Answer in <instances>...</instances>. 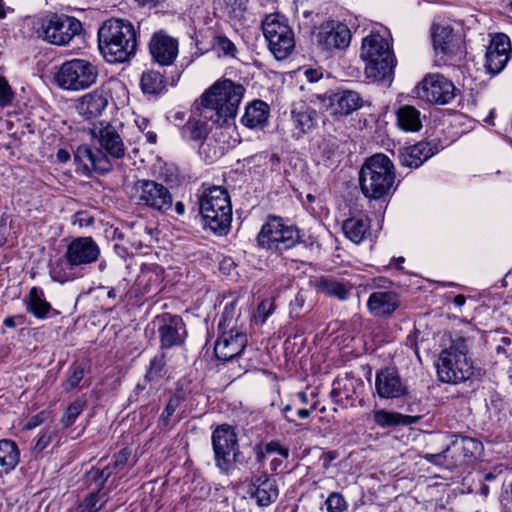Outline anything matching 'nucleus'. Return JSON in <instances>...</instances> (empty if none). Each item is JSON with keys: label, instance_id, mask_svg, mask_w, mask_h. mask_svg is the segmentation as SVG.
Here are the masks:
<instances>
[{"label": "nucleus", "instance_id": "nucleus-5", "mask_svg": "<svg viewBox=\"0 0 512 512\" xmlns=\"http://www.w3.org/2000/svg\"><path fill=\"white\" fill-rule=\"evenodd\" d=\"M467 340L458 337L444 349L439 356L436 368L440 381L457 384L466 381L472 375V363L467 357Z\"/></svg>", "mask_w": 512, "mask_h": 512}, {"label": "nucleus", "instance_id": "nucleus-63", "mask_svg": "<svg viewBox=\"0 0 512 512\" xmlns=\"http://www.w3.org/2000/svg\"><path fill=\"white\" fill-rule=\"evenodd\" d=\"M336 458V453L334 451H329L324 454V467H328L330 462Z\"/></svg>", "mask_w": 512, "mask_h": 512}, {"label": "nucleus", "instance_id": "nucleus-48", "mask_svg": "<svg viewBox=\"0 0 512 512\" xmlns=\"http://www.w3.org/2000/svg\"><path fill=\"white\" fill-rule=\"evenodd\" d=\"M84 480L89 488L95 484V488L93 490L99 489V491H101L104 485V476L100 473V469L94 467L86 472Z\"/></svg>", "mask_w": 512, "mask_h": 512}, {"label": "nucleus", "instance_id": "nucleus-20", "mask_svg": "<svg viewBox=\"0 0 512 512\" xmlns=\"http://www.w3.org/2000/svg\"><path fill=\"white\" fill-rule=\"evenodd\" d=\"M149 51L156 63L161 66H170L178 56L179 42L165 31L160 30L151 37Z\"/></svg>", "mask_w": 512, "mask_h": 512}, {"label": "nucleus", "instance_id": "nucleus-6", "mask_svg": "<svg viewBox=\"0 0 512 512\" xmlns=\"http://www.w3.org/2000/svg\"><path fill=\"white\" fill-rule=\"evenodd\" d=\"M100 248L91 237H77L67 246L64 253L66 268L54 271V280L64 283L80 275L88 265L97 261Z\"/></svg>", "mask_w": 512, "mask_h": 512}, {"label": "nucleus", "instance_id": "nucleus-50", "mask_svg": "<svg viewBox=\"0 0 512 512\" xmlns=\"http://www.w3.org/2000/svg\"><path fill=\"white\" fill-rule=\"evenodd\" d=\"M274 303L271 300H263L257 308L256 321L264 323L274 311Z\"/></svg>", "mask_w": 512, "mask_h": 512}, {"label": "nucleus", "instance_id": "nucleus-26", "mask_svg": "<svg viewBox=\"0 0 512 512\" xmlns=\"http://www.w3.org/2000/svg\"><path fill=\"white\" fill-rule=\"evenodd\" d=\"M431 37L434 50L437 54L454 56L460 49L461 41L453 33L450 25L433 24L431 28Z\"/></svg>", "mask_w": 512, "mask_h": 512}, {"label": "nucleus", "instance_id": "nucleus-31", "mask_svg": "<svg viewBox=\"0 0 512 512\" xmlns=\"http://www.w3.org/2000/svg\"><path fill=\"white\" fill-rule=\"evenodd\" d=\"M268 117L269 106L261 100H256L246 107L241 122L251 129L263 128L267 124Z\"/></svg>", "mask_w": 512, "mask_h": 512}, {"label": "nucleus", "instance_id": "nucleus-11", "mask_svg": "<svg viewBox=\"0 0 512 512\" xmlns=\"http://www.w3.org/2000/svg\"><path fill=\"white\" fill-rule=\"evenodd\" d=\"M481 448V443L471 437L454 434L447 447L440 453H428L424 459L428 462L453 469L465 465L469 460L475 457Z\"/></svg>", "mask_w": 512, "mask_h": 512}, {"label": "nucleus", "instance_id": "nucleus-51", "mask_svg": "<svg viewBox=\"0 0 512 512\" xmlns=\"http://www.w3.org/2000/svg\"><path fill=\"white\" fill-rule=\"evenodd\" d=\"M13 92L5 78L0 77V107H5L12 102Z\"/></svg>", "mask_w": 512, "mask_h": 512}, {"label": "nucleus", "instance_id": "nucleus-62", "mask_svg": "<svg viewBox=\"0 0 512 512\" xmlns=\"http://www.w3.org/2000/svg\"><path fill=\"white\" fill-rule=\"evenodd\" d=\"M163 0H135V2L140 6H149L155 7L157 4L162 2Z\"/></svg>", "mask_w": 512, "mask_h": 512}, {"label": "nucleus", "instance_id": "nucleus-58", "mask_svg": "<svg viewBox=\"0 0 512 512\" xmlns=\"http://www.w3.org/2000/svg\"><path fill=\"white\" fill-rule=\"evenodd\" d=\"M23 323V316H12V317H7L5 320H4V325L6 327H9V328H14L16 327L17 325L19 324H22Z\"/></svg>", "mask_w": 512, "mask_h": 512}, {"label": "nucleus", "instance_id": "nucleus-24", "mask_svg": "<svg viewBox=\"0 0 512 512\" xmlns=\"http://www.w3.org/2000/svg\"><path fill=\"white\" fill-rule=\"evenodd\" d=\"M92 138L98 140L99 144L113 157L124 156L125 148L123 141L116 129L109 123L103 121L92 123L89 128Z\"/></svg>", "mask_w": 512, "mask_h": 512}, {"label": "nucleus", "instance_id": "nucleus-64", "mask_svg": "<svg viewBox=\"0 0 512 512\" xmlns=\"http://www.w3.org/2000/svg\"><path fill=\"white\" fill-rule=\"evenodd\" d=\"M465 302H466V297L462 294L456 295L453 299V303L458 307L463 306L465 304Z\"/></svg>", "mask_w": 512, "mask_h": 512}, {"label": "nucleus", "instance_id": "nucleus-2", "mask_svg": "<svg viewBox=\"0 0 512 512\" xmlns=\"http://www.w3.org/2000/svg\"><path fill=\"white\" fill-rule=\"evenodd\" d=\"M395 167L391 159L377 153L367 158L359 172V184L363 195L380 200L391 191L395 182Z\"/></svg>", "mask_w": 512, "mask_h": 512}, {"label": "nucleus", "instance_id": "nucleus-17", "mask_svg": "<svg viewBox=\"0 0 512 512\" xmlns=\"http://www.w3.org/2000/svg\"><path fill=\"white\" fill-rule=\"evenodd\" d=\"M375 391L381 399H399L408 394V387L395 368L385 367L375 375Z\"/></svg>", "mask_w": 512, "mask_h": 512}, {"label": "nucleus", "instance_id": "nucleus-45", "mask_svg": "<svg viewBox=\"0 0 512 512\" xmlns=\"http://www.w3.org/2000/svg\"><path fill=\"white\" fill-rule=\"evenodd\" d=\"M213 47L224 56L234 57L237 52L235 44L224 35L214 37Z\"/></svg>", "mask_w": 512, "mask_h": 512}, {"label": "nucleus", "instance_id": "nucleus-53", "mask_svg": "<svg viewBox=\"0 0 512 512\" xmlns=\"http://www.w3.org/2000/svg\"><path fill=\"white\" fill-rule=\"evenodd\" d=\"M84 374V368L81 366H76L67 380L68 389H73L77 387L80 381L83 379Z\"/></svg>", "mask_w": 512, "mask_h": 512}, {"label": "nucleus", "instance_id": "nucleus-32", "mask_svg": "<svg viewBox=\"0 0 512 512\" xmlns=\"http://www.w3.org/2000/svg\"><path fill=\"white\" fill-rule=\"evenodd\" d=\"M26 311L37 319H45L52 311L51 304L45 299L44 292L39 287H32L25 300Z\"/></svg>", "mask_w": 512, "mask_h": 512}, {"label": "nucleus", "instance_id": "nucleus-9", "mask_svg": "<svg viewBox=\"0 0 512 512\" xmlns=\"http://www.w3.org/2000/svg\"><path fill=\"white\" fill-rule=\"evenodd\" d=\"M212 447L216 466L228 474L237 464L244 462L239 450L237 435L228 424L218 426L212 433Z\"/></svg>", "mask_w": 512, "mask_h": 512}, {"label": "nucleus", "instance_id": "nucleus-15", "mask_svg": "<svg viewBox=\"0 0 512 512\" xmlns=\"http://www.w3.org/2000/svg\"><path fill=\"white\" fill-rule=\"evenodd\" d=\"M315 98L322 108L329 111L336 118L346 117L363 105L360 94L351 90H343L329 95L317 94Z\"/></svg>", "mask_w": 512, "mask_h": 512}, {"label": "nucleus", "instance_id": "nucleus-29", "mask_svg": "<svg viewBox=\"0 0 512 512\" xmlns=\"http://www.w3.org/2000/svg\"><path fill=\"white\" fill-rule=\"evenodd\" d=\"M108 105V98L103 91L95 90L82 96L77 111L85 120L99 117Z\"/></svg>", "mask_w": 512, "mask_h": 512}, {"label": "nucleus", "instance_id": "nucleus-25", "mask_svg": "<svg viewBox=\"0 0 512 512\" xmlns=\"http://www.w3.org/2000/svg\"><path fill=\"white\" fill-rule=\"evenodd\" d=\"M250 496L259 507H267L274 503L279 496L276 480L266 473L252 479Z\"/></svg>", "mask_w": 512, "mask_h": 512}, {"label": "nucleus", "instance_id": "nucleus-61", "mask_svg": "<svg viewBox=\"0 0 512 512\" xmlns=\"http://www.w3.org/2000/svg\"><path fill=\"white\" fill-rule=\"evenodd\" d=\"M316 409V405L313 404L309 409H306V408H301L297 411V415L299 418L301 419H306L308 418L311 413Z\"/></svg>", "mask_w": 512, "mask_h": 512}, {"label": "nucleus", "instance_id": "nucleus-21", "mask_svg": "<svg viewBox=\"0 0 512 512\" xmlns=\"http://www.w3.org/2000/svg\"><path fill=\"white\" fill-rule=\"evenodd\" d=\"M214 345L218 360L229 361L239 356L247 345V336L241 330H223Z\"/></svg>", "mask_w": 512, "mask_h": 512}, {"label": "nucleus", "instance_id": "nucleus-13", "mask_svg": "<svg viewBox=\"0 0 512 512\" xmlns=\"http://www.w3.org/2000/svg\"><path fill=\"white\" fill-rule=\"evenodd\" d=\"M81 30L82 24L75 17L51 14L42 19L38 32L52 44L66 45Z\"/></svg>", "mask_w": 512, "mask_h": 512}, {"label": "nucleus", "instance_id": "nucleus-27", "mask_svg": "<svg viewBox=\"0 0 512 512\" xmlns=\"http://www.w3.org/2000/svg\"><path fill=\"white\" fill-rule=\"evenodd\" d=\"M437 153V147L430 142L420 141L414 145L400 148L398 151L399 162L408 168H418L425 161Z\"/></svg>", "mask_w": 512, "mask_h": 512}, {"label": "nucleus", "instance_id": "nucleus-37", "mask_svg": "<svg viewBox=\"0 0 512 512\" xmlns=\"http://www.w3.org/2000/svg\"><path fill=\"white\" fill-rule=\"evenodd\" d=\"M375 423L383 428L398 425H408L414 422L413 417L402 415L397 412H390L384 409L376 410L373 414Z\"/></svg>", "mask_w": 512, "mask_h": 512}, {"label": "nucleus", "instance_id": "nucleus-28", "mask_svg": "<svg viewBox=\"0 0 512 512\" xmlns=\"http://www.w3.org/2000/svg\"><path fill=\"white\" fill-rule=\"evenodd\" d=\"M400 306L397 293L393 291H375L367 300L369 312L378 318L391 316Z\"/></svg>", "mask_w": 512, "mask_h": 512}, {"label": "nucleus", "instance_id": "nucleus-35", "mask_svg": "<svg viewBox=\"0 0 512 512\" xmlns=\"http://www.w3.org/2000/svg\"><path fill=\"white\" fill-rule=\"evenodd\" d=\"M130 230H132V237H130V244L136 249L143 247L149 248L154 241L155 229L153 226L147 224L142 218L135 222L130 223Z\"/></svg>", "mask_w": 512, "mask_h": 512}, {"label": "nucleus", "instance_id": "nucleus-47", "mask_svg": "<svg viewBox=\"0 0 512 512\" xmlns=\"http://www.w3.org/2000/svg\"><path fill=\"white\" fill-rule=\"evenodd\" d=\"M327 512H344L347 502L338 492H332L325 501Z\"/></svg>", "mask_w": 512, "mask_h": 512}, {"label": "nucleus", "instance_id": "nucleus-41", "mask_svg": "<svg viewBox=\"0 0 512 512\" xmlns=\"http://www.w3.org/2000/svg\"><path fill=\"white\" fill-rule=\"evenodd\" d=\"M236 305V301H232L229 304H226L218 324V328L220 331L240 330L237 325L238 319L240 317V312L236 310Z\"/></svg>", "mask_w": 512, "mask_h": 512}, {"label": "nucleus", "instance_id": "nucleus-43", "mask_svg": "<svg viewBox=\"0 0 512 512\" xmlns=\"http://www.w3.org/2000/svg\"><path fill=\"white\" fill-rule=\"evenodd\" d=\"M153 335H154V328L149 329L148 326L141 327L139 324H137L134 327L133 335L130 332V339L131 338L134 339L133 342H130V345H132V344L134 345V347H133L134 350L143 349L148 345V343H149L150 339L153 337Z\"/></svg>", "mask_w": 512, "mask_h": 512}, {"label": "nucleus", "instance_id": "nucleus-38", "mask_svg": "<svg viewBox=\"0 0 512 512\" xmlns=\"http://www.w3.org/2000/svg\"><path fill=\"white\" fill-rule=\"evenodd\" d=\"M19 449L16 443L9 439L0 440V466L5 471L12 470L19 462Z\"/></svg>", "mask_w": 512, "mask_h": 512}, {"label": "nucleus", "instance_id": "nucleus-33", "mask_svg": "<svg viewBox=\"0 0 512 512\" xmlns=\"http://www.w3.org/2000/svg\"><path fill=\"white\" fill-rule=\"evenodd\" d=\"M396 125L404 132H418L422 129L421 114L410 105H402L396 110Z\"/></svg>", "mask_w": 512, "mask_h": 512}, {"label": "nucleus", "instance_id": "nucleus-19", "mask_svg": "<svg viewBox=\"0 0 512 512\" xmlns=\"http://www.w3.org/2000/svg\"><path fill=\"white\" fill-rule=\"evenodd\" d=\"M135 189L140 192V202L155 210L165 212L172 206V196L169 190L160 183L143 180L135 184Z\"/></svg>", "mask_w": 512, "mask_h": 512}, {"label": "nucleus", "instance_id": "nucleus-10", "mask_svg": "<svg viewBox=\"0 0 512 512\" xmlns=\"http://www.w3.org/2000/svg\"><path fill=\"white\" fill-rule=\"evenodd\" d=\"M262 31L270 52L277 60L286 59L293 52L294 32L284 16L277 13L267 15L262 21Z\"/></svg>", "mask_w": 512, "mask_h": 512}, {"label": "nucleus", "instance_id": "nucleus-54", "mask_svg": "<svg viewBox=\"0 0 512 512\" xmlns=\"http://www.w3.org/2000/svg\"><path fill=\"white\" fill-rule=\"evenodd\" d=\"M52 440V434L50 432H44L42 433L37 441H36V444L34 446V450L36 452H41L43 451L48 445L49 443L51 442Z\"/></svg>", "mask_w": 512, "mask_h": 512}, {"label": "nucleus", "instance_id": "nucleus-46", "mask_svg": "<svg viewBox=\"0 0 512 512\" xmlns=\"http://www.w3.org/2000/svg\"><path fill=\"white\" fill-rule=\"evenodd\" d=\"M83 408L84 403L80 400H76L73 403H71L61 418V423L63 424V426H71L75 422L76 418L81 414Z\"/></svg>", "mask_w": 512, "mask_h": 512}, {"label": "nucleus", "instance_id": "nucleus-49", "mask_svg": "<svg viewBox=\"0 0 512 512\" xmlns=\"http://www.w3.org/2000/svg\"><path fill=\"white\" fill-rule=\"evenodd\" d=\"M181 403V397L179 395H173L170 397L168 403L166 404V407L161 415V421L167 425L171 416L174 414V412L177 410V408L180 406Z\"/></svg>", "mask_w": 512, "mask_h": 512}, {"label": "nucleus", "instance_id": "nucleus-56", "mask_svg": "<svg viewBox=\"0 0 512 512\" xmlns=\"http://www.w3.org/2000/svg\"><path fill=\"white\" fill-rule=\"evenodd\" d=\"M92 221V217H87L84 213L78 212L74 216V224H78L80 227L89 226Z\"/></svg>", "mask_w": 512, "mask_h": 512}, {"label": "nucleus", "instance_id": "nucleus-40", "mask_svg": "<svg viewBox=\"0 0 512 512\" xmlns=\"http://www.w3.org/2000/svg\"><path fill=\"white\" fill-rule=\"evenodd\" d=\"M181 132L184 138L193 141L203 140L209 133L206 122L195 118L189 119L182 127Z\"/></svg>", "mask_w": 512, "mask_h": 512}, {"label": "nucleus", "instance_id": "nucleus-52", "mask_svg": "<svg viewBox=\"0 0 512 512\" xmlns=\"http://www.w3.org/2000/svg\"><path fill=\"white\" fill-rule=\"evenodd\" d=\"M267 454L277 453L283 459H288L290 451L287 447L282 446L278 441H270L264 446Z\"/></svg>", "mask_w": 512, "mask_h": 512}, {"label": "nucleus", "instance_id": "nucleus-23", "mask_svg": "<svg viewBox=\"0 0 512 512\" xmlns=\"http://www.w3.org/2000/svg\"><path fill=\"white\" fill-rule=\"evenodd\" d=\"M74 158L86 174L92 171L105 174L112 168L110 160L102 150L98 148L93 149L87 145L79 146Z\"/></svg>", "mask_w": 512, "mask_h": 512}, {"label": "nucleus", "instance_id": "nucleus-44", "mask_svg": "<svg viewBox=\"0 0 512 512\" xmlns=\"http://www.w3.org/2000/svg\"><path fill=\"white\" fill-rule=\"evenodd\" d=\"M165 361L163 355H157L150 361L145 379L149 382H157L164 374Z\"/></svg>", "mask_w": 512, "mask_h": 512}, {"label": "nucleus", "instance_id": "nucleus-16", "mask_svg": "<svg viewBox=\"0 0 512 512\" xmlns=\"http://www.w3.org/2000/svg\"><path fill=\"white\" fill-rule=\"evenodd\" d=\"M316 41L324 51L345 50L350 45L351 31L346 24L329 20L319 26Z\"/></svg>", "mask_w": 512, "mask_h": 512}, {"label": "nucleus", "instance_id": "nucleus-3", "mask_svg": "<svg viewBox=\"0 0 512 512\" xmlns=\"http://www.w3.org/2000/svg\"><path fill=\"white\" fill-rule=\"evenodd\" d=\"M360 57L365 61V75L373 81H391L396 59L393 50L383 36L370 34L362 41Z\"/></svg>", "mask_w": 512, "mask_h": 512}, {"label": "nucleus", "instance_id": "nucleus-7", "mask_svg": "<svg viewBox=\"0 0 512 512\" xmlns=\"http://www.w3.org/2000/svg\"><path fill=\"white\" fill-rule=\"evenodd\" d=\"M300 242L299 230L287 225L281 217L269 215L258 235V245L266 250L283 253Z\"/></svg>", "mask_w": 512, "mask_h": 512}, {"label": "nucleus", "instance_id": "nucleus-12", "mask_svg": "<svg viewBox=\"0 0 512 512\" xmlns=\"http://www.w3.org/2000/svg\"><path fill=\"white\" fill-rule=\"evenodd\" d=\"M96 66L84 59H73L64 62L56 74L57 84L68 90L88 88L97 79Z\"/></svg>", "mask_w": 512, "mask_h": 512}, {"label": "nucleus", "instance_id": "nucleus-22", "mask_svg": "<svg viewBox=\"0 0 512 512\" xmlns=\"http://www.w3.org/2000/svg\"><path fill=\"white\" fill-rule=\"evenodd\" d=\"M511 52V44L505 34L496 35L486 51V68L492 75L500 73L506 66Z\"/></svg>", "mask_w": 512, "mask_h": 512}, {"label": "nucleus", "instance_id": "nucleus-39", "mask_svg": "<svg viewBox=\"0 0 512 512\" xmlns=\"http://www.w3.org/2000/svg\"><path fill=\"white\" fill-rule=\"evenodd\" d=\"M140 85L145 94H158L165 88L166 81L160 72L148 71L142 74Z\"/></svg>", "mask_w": 512, "mask_h": 512}, {"label": "nucleus", "instance_id": "nucleus-34", "mask_svg": "<svg viewBox=\"0 0 512 512\" xmlns=\"http://www.w3.org/2000/svg\"><path fill=\"white\" fill-rule=\"evenodd\" d=\"M291 118L299 135L309 133L317 126V112L309 106L301 105L299 108H294Z\"/></svg>", "mask_w": 512, "mask_h": 512}, {"label": "nucleus", "instance_id": "nucleus-4", "mask_svg": "<svg viewBox=\"0 0 512 512\" xmlns=\"http://www.w3.org/2000/svg\"><path fill=\"white\" fill-rule=\"evenodd\" d=\"M199 209L205 227L219 236L229 232L232 221V205L226 189L213 186L205 190L199 200Z\"/></svg>", "mask_w": 512, "mask_h": 512}, {"label": "nucleus", "instance_id": "nucleus-14", "mask_svg": "<svg viewBox=\"0 0 512 512\" xmlns=\"http://www.w3.org/2000/svg\"><path fill=\"white\" fill-rule=\"evenodd\" d=\"M456 87L452 81L441 74H428L416 87L418 98L431 104L444 105L456 96Z\"/></svg>", "mask_w": 512, "mask_h": 512}, {"label": "nucleus", "instance_id": "nucleus-1", "mask_svg": "<svg viewBox=\"0 0 512 512\" xmlns=\"http://www.w3.org/2000/svg\"><path fill=\"white\" fill-rule=\"evenodd\" d=\"M245 88L230 79L215 82L201 97V115L222 126L229 119H234Z\"/></svg>", "mask_w": 512, "mask_h": 512}, {"label": "nucleus", "instance_id": "nucleus-55", "mask_svg": "<svg viewBox=\"0 0 512 512\" xmlns=\"http://www.w3.org/2000/svg\"><path fill=\"white\" fill-rule=\"evenodd\" d=\"M304 76L311 82H317L323 77V70L321 68H307L304 70Z\"/></svg>", "mask_w": 512, "mask_h": 512}, {"label": "nucleus", "instance_id": "nucleus-42", "mask_svg": "<svg viewBox=\"0 0 512 512\" xmlns=\"http://www.w3.org/2000/svg\"><path fill=\"white\" fill-rule=\"evenodd\" d=\"M105 493L93 490L76 508L77 512H97L105 504Z\"/></svg>", "mask_w": 512, "mask_h": 512}, {"label": "nucleus", "instance_id": "nucleus-59", "mask_svg": "<svg viewBox=\"0 0 512 512\" xmlns=\"http://www.w3.org/2000/svg\"><path fill=\"white\" fill-rule=\"evenodd\" d=\"M134 122L140 132H144L149 126V120L145 117L137 116Z\"/></svg>", "mask_w": 512, "mask_h": 512}, {"label": "nucleus", "instance_id": "nucleus-30", "mask_svg": "<svg viewBox=\"0 0 512 512\" xmlns=\"http://www.w3.org/2000/svg\"><path fill=\"white\" fill-rule=\"evenodd\" d=\"M370 227V219L367 216L350 217L342 223L344 235L355 244H360L366 238Z\"/></svg>", "mask_w": 512, "mask_h": 512}, {"label": "nucleus", "instance_id": "nucleus-8", "mask_svg": "<svg viewBox=\"0 0 512 512\" xmlns=\"http://www.w3.org/2000/svg\"><path fill=\"white\" fill-rule=\"evenodd\" d=\"M123 20L111 18L98 30L99 49L108 63L119 64L128 61V39Z\"/></svg>", "mask_w": 512, "mask_h": 512}, {"label": "nucleus", "instance_id": "nucleus-57", "mask_svg": "<svg viewBox=\"0 0 512 512\" xmlns=\"http://www.w3.org/2000/svg\"><path fill=\"white\" fill-rule=\"evenodd\" d=\"M127 460L128 456L126 453V448H123L116 457V460L114 462V469L124 468Z\"/></svg>", "mask_w": 512, "mask_h": 512}, {"label": "nucleus", "instance_id": "nucleus-18", "mask_svg": "<svg viewBox=\"0 0 512 512\" xmlns=\"http://www.w3.org/2000/svg\"><path fill=\"white\" fill-rule=\"evenodd\" d=\"M162 348H172L184 343L186 326L178 315L164 313L156 318Z\"/></svg>", "mask_w": 512, "mask_h": 512}, {"label": "nucleus", "instance_id": "nucleus-60", "mask_svg": "<svg viewBox=\"0 0 512 512\" xmlns=\"http://www.w3.org/2000/svg\"><path fill=\"white\" fill-rule=\"evenodd\" d=\"M57 161L60 163H66L70 159V154L65 149H59L56 153Z\"/></svg>", "mask_w": 512, "mask_h": 512}, {"label": "nucleus", "instance_id": "nucleus-36", "mask_svg": "<svg viewBox=\"0 0 512 512\" xmlns=\"http://www.w3.org/2000/svg\"><path fill=\"white\" fill-rule=\"evenodd\" d=\"M313 286L317 293H321L329 297H335L341 301L348 298L349 289L343 282L335 278L320 277L313 282Z\"/></svg>", "mask_w": 512, "mask_h": 512}]
</instances>
